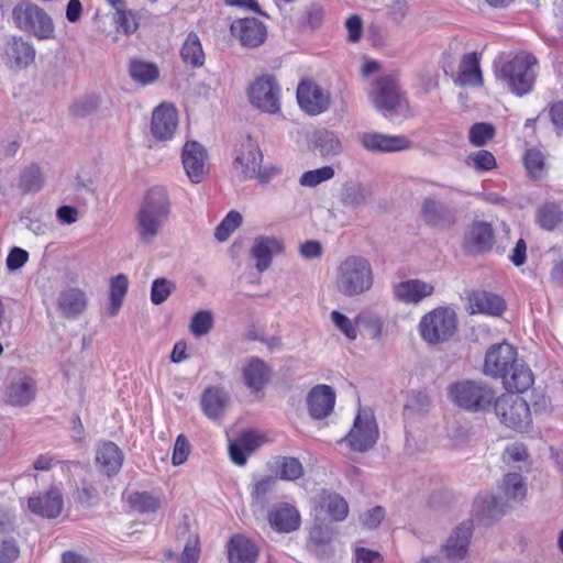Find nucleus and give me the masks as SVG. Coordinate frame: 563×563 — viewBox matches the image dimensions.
Masks as SVG:
<instances>
[{"instance_id": "obj_1", "label": "nucleus", "mask_w": 563, "mask_h": 563, "mask_svg": "<svg viewBox=\"0 0 563 563\" xmlns=\"http://www.w3.org/2000/svg\"><path fill=\"white\" fill-rule=\"evenodd\" d=\"M172 213L169 196L164 187H153L145 195L135 216L137 239L152 244L161 234Z\"/></svg>"}, {"instance_id": "obj_2", "label": "nucleus", "mask_w": 563, "mask_h": 563, "mask_svg": "<svg viewBox=\"0 0 563 563\" xmlns=\"http://www.w3.org/2000/svg\"><path fill=\"white\" fill-rule=\"evenodd\" d=\"M373 284L374 272L367 258L351 255L340 263L336 269L335 287L343 296H360L367 292Z\"/></svg>"}, {"instance_id": "obj_3", "label": "nucleus", "mask_w": 563, "mask_h": 563, "mask_svg": "<svg viewBox=\"0 0 563 563\" xmlns=\"http://www.w3.org/2000/svg\"><path fill=\"white\" fill-rule=\"evenodd\" d=\"M450 399L468 412L489 411L497 397L496 390L482 380L464 379L449 387Z\"/></svg>"}, {"instance_id": "obj_4", "label": "nucleus", "mask_w": 563, "mask_h": 563, "mask_svg": "<svg viewBox=\"0 0 563 563\" xmlns=\"http://www.w3.org/2000/svg\"><path fill=\"white\" fill-rule=\"evenodd\" d=\"M537 59L531 55H518L505 63L497 71L508 88L518 96L528 93L536 81Z\"/></svg>"}, {"instance_id": "obj_5", "label": "nucleus", "mask_w": 563, "mask_h": 563, "mask_svg": "<svg viewBox=\"0 0 563 563\" xmlns=\"http://www.w3.org/2000/svg\"><path fill=\"white\" fill-rule=\"evenodd\" d=\"M456 314L450 308L439 307L424 314L419 331L424 341L437 344L449 340L456 330Z\"/></svg>"}, {"instance_id": "obj_6", "label": "nucleus", "mask_w": 563, "mask_h": 563, "mask_svg": "<svg viewBox=\"0 0 563 563\" xmlns=\"http://www.w3.org/2000/svg\"><path fill=\"white\" fill-rule=\"evenodd\" d=\"M494 412L504 426L522 431L531 422V412L527 401L516 394H503L496 397Z\"/></svg>"}, {"instance_id": "obj_7", "label": "nucleus", "mask_w": 563, "mask_h": 563, "mask_svg": "<svg viewBox=\"0 0 563 563\" xmlns=\"http://www.w3.org/2000/svg\"><path fill=\"white\" fill-rule=\"evenodd\" d=\"M13 20L23 30L32 32L37 38H53L54 24L51 16L38 5L21 3L13 9Z\"/></svg>"}, {"instance_id": "obj_8", "label": "nucleus", "mask_w": 563, "mask_h": 563, "mask_svg": "<svg viewBox=\"0 0 563 563\" xmlns=\"http://www.w3.org/2000/svg\"><path fill=\"white\" fill-rule=\"evenodd\" d=\"M369 99L374 107L385 115L396 112L405 101L397 81L393 76L388 75L378 77L373 82Z\"/></svg>"}, {"instance_id": "obj_9", "label": "nucleus", "mask_w": 563, "mask_h": 563, "mask_svg": "<svg viewBox=\"0 0 563 563\" xmlns=\"http://www.w3.org/2000/svg\"><path fill=\"white\" fill-rule=\"evenodd\" d=\"M279 85L272 75L257 78L249 89L251 103L267 113H276L279 111Z\"/></svg>"}, {"instance_id": "obj_10", "label": "nucleus", "mask_w": 563, "mask_h": 563, "mask_svg": "<svg viewBox=\"0 0 563 563\" xmlns=\"http://www.w3.org/2000/svg\"><path fill=\"white\" fill-rule=\"evenodd\" d=\"M378 439V428L375 418L368 412H358L354 424L345 441L350 448L357 452H365L372 449Z\"/></svg>"}, {"instance_id": "obj_11", "label": "nucleus", "mask_w": 563, "mask_h": 563, "mask_svg": "<svg viewBox=\"0 0 563 563\" xmlns=\"http://www.w3.org/2000/svg\"><path fill=\"white\" fill-rule=\"evenodd\" d=\"M518 361L516 349L509 343L492 345L485 355L484 374L494 378H503Z\"/></svg>"}, {"instance_id": "obj_12", "label": "nucleus", "mask_w": 563, "mask_h": 563, "mask_svg": "<svg viewBox=\"0 0 563 563\" xmlns=\"http://www.w3.org/2000/svg\"><path fill=\"white\" fill-rule=\"evenodd\" d=\"M263 161V154L257 144L247 139L241 144L233 166L241 180L255 178L260 165Z\"/></svg>"}, {"instance_id": "obj_13", "label": "nucleus", "mask_w": 563, "mask_h": 563, "mask_svg": "<svg viewBox=\"0 0 563 563\" xmlns=\"http://www.w3.org/2000/svg\"><path fill=\"white\" fill-rule=\"evenodd\" d=\"M297 100L309 114H319L330 107L329 95L317 84L302 80L297 88Z\"/></svg>"}, {"instance_id": "obj_14", "label": "nucleus", "mask_w": 563, "mask_h": 563, "mask_svg": "<svg viewBox=\"0 0 563 563\" xmlns=\"http://www.w3.org/2000/svg\"><path fill=\"white\" fill-rule=\"evenodd\" d=\"M181 159L188 178L192 183L199 184L207 172V152L205 147L195 141L187 142L183 147Z\"/></svg>"}, {"instance_id": "obj_15", "label": "nucleus", "mask_w": 563, "mask_h": 563, "mask_svg": "<svg viewBox=\"0 0 563 563\" xmlns=\"http://www.w3.org/2000/svg\"><path fill=\"white\" fill-rule=\"evenodd\" d=\"M178 126L177 110L170 106L162 103L152 114L151 132L153 136L161 141L173 137Z\"/></svg>"}, {"instance_id": "obj_16", "label": "nucleus", "mask_w": 563, "mask_h": 563, "mask_svg": "<svg viewBox=\"0 0 563 563\" xmlns=\"http://www.w3.org/2000/svg\"><path fill=\"white\" fill-rule=\"evenodd\" d=\"M362 146L369 152L391 153L409 147L410 142L398 135H386L378 132H365L358 135Z\"/></svg>"}, {"instance_id": "obj_17", "label": "nucleus", "mask_w": 563, "mask_h": 563, "mask_svg": "<svg viewBox=\"0 0 563 563\" xmlns=\"http://www.w3.org/2000/svg\"><path fill=\"white\" fill-rule=\"evenodd\" d=\"M231 32L236 36L242 45L257 47L266 38V26L256 18H244L234 21L231 24Z\"/></svg>"}, {"instance_id": "obj_18", "label": "nucleus", "mask_w": 563, "mask_h": 563, "mask_svg": "<svg viewBox=\"0 0 563 563\" xmlns=\"http://www.w3.org/2000/svg\"><path fill=\"white\" fill-rule=\"evenodd\" d=\"M472 537V526L463 522L457 526L442 545V551L451 563L465 559Z\"/></svg>"}, {"instance_id": "obj_19", "label": "nucleus", "mask_w": 563, "mask_h": 563, "mask_svg": "<svg viewBox=\"0 0 563 563\" xmlns=\"http://www.w3.org/2000/svg\"><path fill=\"white\" fill-rule=\"evenodd\" d=\"M268 522L275 531L289 533L300 527V514L294 505L279 503L269 510Z\"/></svg>"}, {"instance_id": "obj_20", "label": "nucleus", "mask_w": 563, "mask_h": 563, "mask_svg": "<svg viewBox=\"0 0 563 563\" xmlns=\"http://www.w3.org/2000/svg\"><path fill=\"white\" fill-rule=\"evenodd\" d=\"M335 404V393L328 385H317L307 396V406L309 415L313 419H323L328 417Z\"/></svg>"}, {"instance_id": "obj_21", "label": "nucleus", "mask_w": 563, "mask_h": 563, "mask_svg": "<svg viewBox=\"0 0 563 563\" xmlns=\"http://www.w3.org/2000/svg\"><path fill=\"white\" fill-rule=\"evenodd\" d=\"M64 501L58 488L53 487L45 494L30 497L27 507L31 512L44 518H57L63 510Z\"/></svg>"}, {"instance_id": "obj_22", "label": "nucleus", "mask_w": 563, "mask_h": 563, "mask_svg": "<svg viewBox=\"0 0 563 563\" xmlns=\"http://www.w3.org/2000/svg\"><path fill=\"white\" fill-rule=\"evenodd\" d=\"M271 375L272 369L264 360L257 356L245 360L242 367V378L252 391H261L268 384Z\"/></svg>"}, {"instance_id": "obj_23", "label": "nucleus", "mask_w": 563, "mask_h": 563, "mask_svg": "<svg viewBox=\"0 0 563 563\" xmlns=\"http://www.w3.org/2000/svg\"><path fill=\"white\" fill-rule=\"evenodd\" d=\"M283 243L274 236H258L254 240L250 254L256 261L255 267L260 273L265 272L273 257L283 252Z\"/></svg>"}, {"instance_id": "obj_24", "label": "nucleus", "mask_w": 563, "mask_h": 563, "mask_svg": "<svg viewBox=\"0 0 563 563\" xmlns=\"http://www.w3.org/2000/svg\"><path fill=\"white\" fill-rule=\"evenodd\" d=\"M495 242V234L492 225L484 221L474 222L465 233V247L473 253L489 251Z\"/></svg>"}, {"instance_id": "obj_25", "label": "nucleus", "mask_w": 563, "mask_h": 563, "mask_svg": "<svg viewBox=\"0 0 563 563\" xmlns=\"http://www.w3.org/2000/svg\"><path fill=\"white\" fill-rule=\"evenodd\" d=\"M96 463L102 474L111 477L121 470L123 453L115 443L111 441L103 442L97 449Z\"/></svg>"}, {"instance_id": "obj_26", "label": "nucleus", "mask_w": 563, "mask_h": 563, "mask_svg": "<svg viewBox=\"0 0 563 563\" xmlns=\"http://www.w3.org/2000/svg\"><path fill=\"white\" fill-rule=\"evenodd\" d=\"M397 299L406 303H418L434 292L433 285L420 279H409L397 284L394 288Z\"/></svg>"}, {"instance_id": "obj_27", "label": "nucleus", "mask_w": 563, "mask_h": 563, "mask_svg": "<svg viewBox=\"0 0 563 563\" xmlns=\"http://www.w3.org/2000/svg\"><path fill=\"white\" fill-rule=\"evenodd\" d=\"M454 82L461 87H478L483 85V76L479 68V59L475 52L465 54L460 62Z\"/></svg>"}, {"instance_id": "obj_28", "label": "nucleus", "mask_w": 563, "mask_h": 563, "mask_svg": "<svg viewBox=\"0 0 563 563\" xmlns=\"http://www.w3.org/2000/svg\"><path fill=\"white\" fill-rule=\"evenodd\" d=\"M258 555L256 544L242 534L231 538L228 544L230 563H255Z\"/></svg>"}, {"instance_id": "obj_29", "label": "nucleus", "mask_w": 563, "mask_h": 563, "mask_svg": "<svg viewBox=\"0 0 563 563\" xmlns=\"http://www.w3.org/2000/svg\"><path fill=\"white\" fill-rule=\"evenodd\" d=\"M4 52L11 67L25 68L35 58L34 47L21 37H12Z\"/></svg>"}, {"instance_id": "obj_30", "label": "nucleus", "mask_w": 563, "mask_h": 563, "mask_svg": "<svg viewBox=\"0 0 563 563\" xmlns=\"http://www.w3.org/2000/svg\"><path fill=\"white\" fill-rule=\"evenodd\" d=\"M475 516L484 525H488L506 512V504L494 495L478 496L474 503Z\"/></svg>"}, {"instance_id": "obj_31", "label": "nucleus", "mask_w": 563, "mask_h": 563, "mask_svg": "<svg viewBox=\"0 0 563 563\" xmlns=\"http://www.w3.org/2000/svg\"><path fill=\"white\" fill-rule=\"evenodd\" d=\"M501 379L505 388L511 391V394L528 390L534 380L531 369L519 360Z\"/></svg>"}, {"instance_id": "obj_32", "label": "nucleus", "mask_w": 563, "mask_h": 563, "mask_svg": "<svg viewBox=\"0 0 563 563\" xmlns=\"http://www.w3.org/2000/svg\"><path fill=\"white\" fill-rule=\"evenodd\" d=\"M58 309L67 319H73L84 312L87 307V298L78 288L64 289L58 296Z\"/></svg>"}, {"instance_id": "obj_33", "label": "nucleus", "mask_w": 563, "mask_h": 563, "mask_svg": "<svg viewBox=\"0 0 563 563\" xmlns=\"http://www.w3.org/2000/svg\"><path fill=\"white\" fill-rule=\"evenodd\" d=\"M36 394V384L33 378L23 376L10 384L7 390V401L12 406L23 407L29 405Z\"/></svg>"}, {"instance_id": "obj_34", "label": "nucleus", "mask_w": 563, "mask_h": 563, "mask_svg": "<svg viewBox=\"0 0 563 563\" xmlns=\"http://www.w3.org/2000/svg\"><path fill=\"white\" fill-rule=\"evenodd\" d=\"M373 191L369 185L347 181L341 190V202L346 208L357 209L365 206L372 198Z\"/></svg>"}, {"instance_id": "obj_35", "label": "nucleus", "mask_w": 563, "mask_h": 563, "mask_svg": "<svg viewBox=\"0 0 563 563\" xmlns=\"http://www.w3.org/2000/svg\"><path fill=\"white\" fill-rule=\"evenodd\" d=\"M470 306L473 313L478 312L490 316H499L505 309L503 298L487 291L474 292L470 297Z\"/></svg>"}, {"instance_id": "obj_36", "label": "nucleus", "mask_w": 563, "mask_h": 563, "mask_svg": "<svg viewBox=\"0 0 563 563\" xmlns=\"http://www.w3.org/2000/svg\"><path fill=\"white\" fill-rule=\"evenodd\" d=\"M229 401L228 394L219 387H209L201 397V407L206 416L217 419L223 415Z\"/></svg>"}, {"instance_id": "obj_37", "label": "nucleus", "mask_w": 563, "mask_h": 563, "mask_svg": "<svg viewBox=\"0 0 563 563\" xmlns=\"http://www.w3.org/2000/svg\"><path fill=\"white\" fill-rule=\"evenodd\" d=\"M313 146L323 158L339 155L343 147L338 135L329 130H318L313 135Z\"/></svg>"}, {"instance_id": "obj_38", "label": "nucleus", "mask_w": 563, "mask_h": 563, "mask_svg": "<svg viewBox=\"0 0 563 563\" xmlns=\"http://www.w3.org/2000/svg\"><path fill=\"white\" fill-rule=\"evenodd\" d=\"M46 176L37 164H30L20 174L18 186L23 194H34L42 189Z\"/></svg>"}, {"instance_id": "obj_39", "label": "nucleus", "mask_w": 563, "mask_h": 563, "mask_svg": "<svg viewBox=\"0 0 563 563\" xmlns=\"http://www.w3.org/2000/svg\"><path fill=\"white\" fill-rule=\"evenodd\" d=\"M180 56L187 65L194 68L201 67L205 64V53L199 36L190 32L180 49Z\"/></svg>"}, {"instance_id": "obj_40", "label": "nucleus", "mask_w": 563, "mask_h": 563, "mask_svg": "<svg viewBox=\"0 0 563 563\" xmlns=\"http://www.w3.org/2000/svg\"><path fill=\"white\" fill-rule=\"evenodd\" d=\"M129 279L124 274H119L113 276L110 279V289H109V306H108V314L110 317H114L118 314L124 297L128 292Z\"/></svg>"}, {"instance_id": "obj_41", "label": "nucleus", "mask_w": 563, "mask_h": 563, "mask_svg": "<svg viewBox=\"0 0 563 563\" xmlns=\"http://www.w3.org/2000/svg\"><path fill=\"white\" fill-rule=\"evenodd\" d=\"M129 73L134 81H137L142 85L152 84L159 76V69L155 64L140 59L131 60Z\"/></svg>"}, {"instance_id": "obj_42", "label": "nucleus", "mask_w": 563, "mask_h": 563, "mask_svg": "<svg viewBox=\"0 0 563 563\" xmlns=\"http://www.w3.org/2000/svg\"><path fill=\"white\" fill-rule=\"evenodd\" d=\"M421 213L424 221L431 225L443 223L449 217L446 207L434 199L426 198L421 206Z\"/></svg>"}, {"instance_id": "obj_43", "label": "nucleus", "mask_w": 563, "mask_h": 563, "mask_svg": "<svg viewBox=\"0 0 563 563\" xmlns=\"http://www.w3.org/2000/svg\"><path fill=\"white\" fill-rule=\"evenodd\" d=\"M505 495L514 500H521L527 493V486L522 476L518 473H508L505 475L501 484Z\"/></svg>"}, {"instance_id": "obj_44", "label": "nucleus", "mask_w": 563, "mask_h": 563, "mask_svg": "<svg viewBox=\"0 0 563 563\" xmlns=\"http://www.w3.org/2000/svg\"><path fill=\"white\" fill-rule=\"evenodd\" d=\"M113 22L117 25L118 32H122L125 35H130L139 29L136 14L132 10H128L126 5L115 10Z\"/></svg>"}, {"instance_id": "obj_45", "label": "nucleus", "mask_w": 563, "mask_h": 563, "mask_svg": "<svg viewBox=\"0 0 563 563\" xmlns=\"http://www.w3.org/2000/svg\"><path fill=\"white\" fill-rule=\"evenodd\" d=\"M278 474L282 479L295 481L303 475V466L300 461L291 456H283L277 461Z\"/></svg>"}, {"instance_id": "obj_46", "label": "nucleus", "mask_w": 563, "mask_h": 563, "mask_svg": "<svg viewBox=\"0 0 563 563\" xmlns=\"http://www.w3.org/2000/svg\"><path fill=\"white\" fill-rule=\"evenodd\" d=\"M128 501L131 508L141 514L154 512L159 507V500L146 492L129 495Z\"/></svg>"}, {"instance_id": "obj_47", "label": "nucleus", "mask_w": 563, "mask_h": 563, "mask_svg": "<svg viewBox=\"0 0 563 563\" xmlns=\"http://www.w3.org/2000/svg\"><path fill=\"white\" fill-rule=\"evenodd\" d=\"M176 285L174 282L158 277L154 279L151 287V301L154 305H161L175 291Z\"/></svg>"}, {"instance_id": "obj_48", "label": "nucleus", "mask_w": 563, "mask_h": 563, "mask_svg": "<svg viewBox=\"0 0 563 563\" xmlns=\"http://www.w3.org/2000/svg\"><path fill=\"white\" fill-rule=\"evenodd\" d=\"M323 507L335 521H342L347 517L349 505L345 499L338 494L329 495L323 500Z\"/></svg>"}, {"instance_id": "obj_49", "label": "nucleus", "mask_w": 563, "mask_h": 563, "mask_svg": "<svg viewBox=\"0 0 563 563\" xmlns=\"http://www.w3.org/2000/svg\"><path fill=\"white\" fill-rule=\"evenodd\" d=\"M213 328V313L210 310H200L190 321V331L195 336H202Z\"/></svg>"}, {"instance_id": "obj_50", "label": "nucleus", "mask_w": 563, "mask_h": 563, "mask_svg": "<svg viewBox=\"0 0 563 563\" xmlns=\"http://www.w3.org/2000/svg\"><path fill=\"white\" fill-rule=\"evenodd\" d=\"M561 221L562 212L556 205H544L538 211V222L542 228L547 230L554 229Z\"/></svg>"}, {"instance_id": "obj_51", "label": "nucleus", "mask_w": 563, "mask_h": 563, "mask_svg": "<svg viewBox=\"0 0 563 563\" xmlns=\"http://www.w3.org/2000/svg\"><path fill=\"white\" fill-rule=\"evenodd\" d=\"M242 223V216L238 211H230L222 222L216 228L214 236L218 241L224 242L231 233Z\"/></svg>"}, {"instance_id": "obj_52", "label": "nucleus", "mask_w": 563, "mask_h": 563, "mask_svg": "<svg viewBox=\"0 0 563 563\" xmlns=\"http://www.w3.org/2000/svg\"><path fill=\"white\" fill-rule=\"evenodd\" d=\"M100 106L98 96H84L70 106V112L74 117L85 118L97 111Z\"/></svg>"}, {"instance_id": "obj_53", "label": "nucleus", "mask_w": 563, "mask_h": 563, "mask_svg": "<svg viewBox=\"0 0 563 563\" xmlns=\"http://www.w3.org/2000/svg\"><path fill=\"white\" fill-rule=\"evenodd\" d=\"M333 176L334 169L331 166H323L321 168L303 173L299 183L305 187H316L322 181L331 179Z\"/></svg>"}, {"instance_id": "obj_54", "label": "nucleus", "mask_w": 563, "mask_h": 563, "mask_svg": "<svg viewBox=\"0 0 563 563\" xmlns=\"http://www.w3.org/2000/svg\"><path fill=\"white\" fill-rule=\"evenodd\" d=\"M495 135V128L485 122L475 123L470 129V142L475 146H483Z\"/></svg>"}, {"instance_id": "obj_55", "label": "nucleus", "mask_w": 563, "mask_h": 563, "mask_svg": "<svg viewBox=\"0 0 563 563\" xmlns=\"http://www.w3.org/2000/svg\"><path fill=\"white\" fill-rule=\"evenodd\" d=\"M200 550L198 547V540H189L183 550V553L179 555L174 553L173 551H166L165 555L175 560L177 563H197L199 559Z\"/></svg>"}, {"instance_id": "obj_56", "label": "nucleus", "mask_w": 563, "mask_h": 563, "mask_svg": "<svg viewBox=\"0 0 563 563\" xmlns=\"http://www.w3.org/2000/svg\"><path fill=\"white\" fill-rule=\"evenodd\" d=\"M466 164L477 170H489L495 167L496 159L489 151L481 150L471 153L467 156Z\"/></svg>"}, {"instance_id": "obj_57", "label": "nucleus", "mask_w": 563, "mask_h": 563, "mask_svg": "<svg viewBox=\"0 0 563 563\" xmlns=\"http://www.w3.org/2000/svg\"><path fill=\"white\" fill-rule=\"evenodd\" d=\"M276 485V478L272 476L264 477L255 483L252 490V498L256 504L265 506L267 495L273 492Z\"/></svg>"}, {"instance_id": "obj_58", "label": "nucleus", "mask_w": 563, "mask_h": 563, "mask_svg": "<svg viewBox=\"0 0 563 563\" xmlns=\"http://www.w3.org/2000/svg\"><path fill=\"white\" fill-rule=\"evenodd\" d=\"M20 555V549L13 538L0 540V563H12Z\"/></svg>"}, {"instance_id": "obj_59", "label": "nucleus", "mask_w": 563, "mask_h": 563, "mask_svg": "<svg viewBox=\"0 0 563 563\" xmlns=\"http://www.w3.org/2000/svg\"><path fill=\"white\" fill-rule=\"evenodd\" d=\"M331 319L335 327L339 328L349 339H356V325L346 316L339 311H332Z\"/></svg>"}, {"instance_id": "obj_60", "label": "nucleus", "mask_w": 563, "mask_h": 563, "mask_svg": "<svg viewBox=\"0 0 563 563\" xmlns=\"http://www.w3.org/2000/svg\"><path fill=\"white\" fill-rule=\"evenodd\" d=\"M190 452V444L187 440V438L184 434H179L176 439L174 450H173V456H172V463L173 465L177 466L183 464Z\"/></svg>"}, {"instance_id": "obj_61", "label": "nucleus", "mask_w": 563, "mask_h": 563, "mask_svg": "<svg viewBox=\"0 0 563 563\" xmlns=\"http://www.w3.org/2000/svg\"><path fill=\"white\" fill-rule=\"evenodd\" d=\"M355 324L366 327L372 338H379L382 334V321L376 316L360 313L355 318Z\"/></svg>"}, {"instance_id": "obj_62", "label": "nucleus", "mask_w": 563, "mask_h": 563, "mask_svg": "<svg viewBox=\"0 0 563 563\" xmlns=\"http://www.w3.org/2000/svg\"><path fill=\"white\" fill-rule=\"evenodd\" d=\"M333 531L329 526L316 523L310 530V541L316 544H325L332 540Z\"/></svg>"}, {"instance_id": "obj_63", "label": "nucleus", "mask_w": 563, "mask_h": 563, "mask_svg": "<svg viewBox=\"0 0 563 563\" xmlns=\"http://www.w3.org/2000/svg\"><path fill=\"white\" fill-rule=\"evenodd\" d=\"M29 253L21 247H13L7 257V267L9 271L21 268L27 261Z\"/></svg>"}, {"instance_id": "obj_64", "label": "nucleus", "mask_w": 563, "mask_h": 563, "mask_svg": "<svg viewBox=\"0 0 563 563\" xmlns=\"http://www.w3.org/2000/svg\"><path fill=\"white\" fill-rule=\"evenodd\" d=\"M236 440L250 455L262 444V437L253 431L242 433Z\"/></svg>"}]
</instances>
